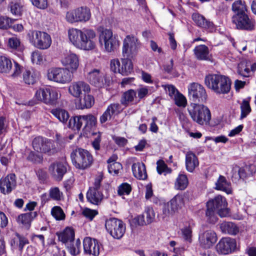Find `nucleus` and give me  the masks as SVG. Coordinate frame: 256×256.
Returning <instances> with one entry per match:
<instances>
[{"label":"nucleus","instance_id":"45","mask_svg":"<svg viewBox=\"0 0 256 256\" xmlns=\"http://www.w3.org/2000/svg\"><path fill=\"white\" fill-rule=\"evenodd\" d=\"M46 140V138L38 136L36 137L32 142V145L33 148L38 152H42V148L44 146V141Z\"/></svg>","mask_w":256,"mask_h":256},{"label":"nucleus","instance_id":"60","mask_svg":"<svg viewBox=\"0 0 256 256\" xmlns=\"http://www.w3.org/2000/svg\"><path fill=\"white\" fill-rule=\"evenodd\" d=\"M20 40L15 36L10 38L8 40V46L13 50H16L20 46Z\"/></svg>","mask_w":256,"mask_h":256},{"label":"nucleus","instance_id":"31","mask_svg":"<svg viewBox=\"0 0 256 256\" xmlns=\"http://www.w3.org/2000/svg\"><path fill=\"white\" fill-rule=\"evenodd\" d=\"M62 62L64 65L68 66L67 68H70L72 70H76L79 66L78 56L73 53L67 55L62 60Z\"/></svg>","mask_w":256,"mask_h":256},{"label":"nucleus","instance_id":"46","mask_svg":"<svg viewBox=\"0 0 256 256\" xmlns=\"http://www.w3.org/2000/svg\"><path fill=\"white\" fill-rule=\"evenodd\" d=\"M240 110L241 114L240 119L242 120L243 118H246L251 112L250 102L248 100L246 99L243 100L240 105Z\"/></svg>","mask_w":256,"mask_h":256},{"label":"nucleus","instance_id":"15","mask_svg":"<svg viewBox=\"0 0 256 256\" xmlns=\"http://www.w3.org/2000/svg\"><path fill=\"white\" fill-rule=\"evenodd\" d=\"M91 16L90 10L88 7L82 6L72 12H68L66 15V20L71 23L76 22H86Z\"/></svg>","mask_w":256,"mask_h":256},{"label":"nucleus","instance_id":"62","mask_svg":"<svg viewBox=\"0 0 256 256\" xmlns=\"http://www.w3.org/2000/svg\"><path fill=\"white\" fill-rule=\"evenodd\" d=\"M8 125L4 116H0V136H4L7 132Z\"/></svg>","mask_w":256,"mask_h":256},{"label":"nucleus","instance_id":"35","mask_svg":"<svg viewBox=\"0 0 256 256\" xmlns=\"http://www.w3.org/2000/svg\"><path fill=\"white\" fill-rule=\"evenodd\" d=\"M216 189L226 192L227 194H231V184L226 178L220 175L216 182Z\"/></svg>","mask_w":256,"mask_h":256},{"label":"nucleus","instance_id":"50","mask_svg":"<svg viewBox=\"0 0 256 256\" xmlns=\"http://www.w3.org/2000/svg\"><path fill=\"white\" fill-rule=\"evenodd\" d=\"M156 164V170L158 174H161L163 172L168 174L171 172V169L168 166L164 160H158Z\"/></svg>","mask_w":256,"mask_h":256},{"label":"nucleus","instance_id":"44","mask_svg":"<svg viewBox=\"0 0 256 256\" xmlns=\"http://www.w3.org/2000/svg\"><path fill=\"white\" fill-rule=\"evenodd\" d=\"M181 232L184 240L186 242L191 243L192 236V230L191 226L190 224L184 226L181 228Z\"/></svg>","mask_w":256,"mask_h":256},{"label":"nucleus","instance_id":"11","mask_svg":"<svg viewBox=\"0 0 256 256\" xmlns=\"http://www.w3.org/2000/svg\"><path fill=\"white\" fill-rule=\"evenodd\" d=\"M188 97L193 102L200 104L204 102L208 96L204 88L198 82H192L188 86Z\"/></svg>","mask_w":256,"mask_h":256},{"label":"nucleus","instance_id":"14","mask_svg":"<svg viewBox=\"0 0 256 256\" xmlns=\"http://www.w3.org/2000/svg\"><path fill=\"white\" fill-rule=\"evenodd\" d=\"M232 22L238 30L252 31L255 28V22L246 14H234L232 18Z\"/></svg>","mask_w":256,"mask_h":256},{"label":"nucleus","instance_id":"27","mask_svg":"<svg viewBox=\"0 0 256 256\" xmlns=\"http://www.w3.org/2000/svg\"><path fill=\"white\" fill-rule=\"evenodd\" d=\"M88 78L90 83L97 88H102L104 86V76L98 70L94 69L90 72Z\"/></svg>","mask_w":256,"mask_h":256},{"label":"nucleus","instance_id":"23","mask_svg":"<svg viewBox=\"0 0 256 256\" xmlns=\"http://www.w3.org/2000/svg\"><path fill=\"white\" fill-rule=\"evenodd\" d=\"M136 100V92L133 89H129L124 92L120 99V104L125 107L130 104H135Z\"/></svg>","mask_w":256,"mask_h":256},{"label":"nucleus","instance_id":"56","mask_svg":"<svg viewBox=\"0 0 256 256\" xmlns=\"http://www.w3.org/2000/svg\"><path fill=\"white\" fill-rule=\"evenodd\" d=\"M175 104L179 107H185L186 104V100L184 96L181 94L177 93V94L174 98Z\"/></svg>","mask_w":256,"mask_h":256},{"label":"nucleus","instance_id":"53","mask_svg":"<svg viewBox=\"0 0 256 256\" xmlns=\"http://www.w3.org/2000/svg\"><path fill=\"white\" fill-rule=\"evenodd\" d=\"M106 109L112 116L120 114L122 110V109L121 108L120 104L118 103L111 104L108 106Z\"/></svg>","mask_w":256,"mask_h":256},{"label":"nucleus","instance_id":"21","mask_svg":"<svg viewBox=\"0 0 256 256\" xmlns=\"http://www.w3.org/2000/svg\"><path fill=\"white\" fill-rule=\"evenodd\" d=\"M231 84L230 80L228 76L222 75L214 92L217 94H227L230 90Z\"/></svg>","mask_w":256,"mask_h":256},{"label":"nucleus","instance_id":"49","mask_svg":"<svg viewBox=\"0 0 256 256\" xmlns=\"http://www.w3.org/2000/svg\"><path fill=\"white\" fill-rule=\"evenodd\" d=\"M63 194L58 187L51 188L49 190L50 197L54 200H60Z\"/></svg>","mask_w":256,"mask_h":256},{"label":"nucleus","instance_id":"24","mask_svg":"<svg viewBox=\"0 0 256 256\" xmlns=\"http://www.w3.org/2000/svg\"><path fill=\"white\" fill-rule=\"evenodd\" d=\"M51 114L58 120L69 128L68 123L70 118L67 110L62 108H53L50 110Z\"/></svg>","mask_w":256,"mask_h":256},{"label":"nucleus","instance_id":"19","mask_svg":"<svg viewBox=\"0 0 256 256\" xmlns=\"http://www.w3.org/2000/svg\"><path fill=\"white\" fill-rule=\"evenodd\" d=\"M216 233L211 230H206L199 236L200 246L205 248H210L216 242Z\"/></svg>","mask_w":256,"mask_h":256},{"label":"nucleus","instance_id":"37","mask_svg":"<svg viewBox=\"0 0 256 256\" xmlns=\"http://www.w3.org/2000/svg\"><path fill=\"white\" fill-rule=\"evenodd\" d=\"M44 144V148H42V153L46 154L48 156H51L58 152V148L56 147L53 140L46 138Z\"/></svg>","mask_w":256,"mask_h":256},{"label":"nucleus","instance_id":"58","mask_svg":"<svg viewBox=\"0 0 256 256\" xmlns=\"http://www.w3.org/2000/svg\"><path fill=\"white\" fill-rule=\"evenodd\" d=\"M32 4L40 10H45L48 8V0H30Z\"/></svg>","mask_w":256,"mask_h":256},{"label":"nucleus","instance_id":"7","mask_svg":"<svg viewBox=\"0 0 256 256\" xmlns=\"http://www.w3.org/2000/svg\"><path fill=\"white\" fill-rule=\"evenodd\" d=\"M99 42L102 46H104V50L108 52L116 51L120 43L110 29L104 28L99 34Z\"/></svg>","mask_w":256,"mask_h":256},{"label":"nucleus","instance_id":"64","mask_svg":"<svg viewBox=\"0 0 256 256\" xmlns=\"http://www.w3.org/2000/svg\"><path fill=\"white\" fill-rule=\"evenodd\" d=\"M36 176L41 183H44L47 178V173L42 169L38 170L36 172Z\"/></svg>","mask_w":256,"mask_h":256},{"label":"nucleus","instance_id":"59","mask_svg":"<svg viewBox=\"0 0 256 256\" xmlns=\"http://www.w3.org/2000/svg\"><path fill=\"white\" fill-rule=\"evenodd\" d=\"M122 168V165L120 162H114L108 164V168L110 174H117L119 173V170Z\"/></svg>","mask_w":256,"mask_h":256},{"label":"nucleus","instance_id":"1","mask_svg":"<svg viewBox=\"0 0 256 256\" xmlns=\"http://www.w3.org/2000/svg\"><path fill=\"white\" fill-rule=\"evenodd\" d=\"M138 40L133 36L128 35L123 42L122 56L121 63L118 60H112L110 62V70L114 73L122 76H128L133 72L132 59L138 52Z\"/></svg>","mask_w":256,"mask_h":256},{"label":"nucleus","instance_id":"32","mask_svg":"<svg viewBox=\"0 0 256 256\" xmlns=\"http://www.w3.org/2000/svg\"><path fill=\"white\" fill-rule=\"evenodd\" d=\"M199 164L198 158L192 152H188L186 156V170L192 172Z\"/></svg>","mask_w":256,"mask_h":256},{"label":"nucleus","instance_id":"18","mask_svg":"<svg viewBox=\"0 0 256 256\" xmlns=\"http://www.w3.org/2000/svg\"><path fill=\"white\" fill-rule=\"evenodd\" d=\"M48 170L52 178L56 182H60L67 172L66 166L60 162H52Z\"/></svg>","mask_w":256,"mask_h":256},{"label":"nucleus","instance_id":"41","mask_svg":"<svg viewBox=\"0 0 256 256\" xmlns=\"http://www.w3.org/2000/svg\"><path fill=\"white\" fill-rule=\"evenodd\" d=\"M168 204H170L171 211L174 212L183 205V199L181 196L176 195Z\"/></svg>","mask_w":256,"mask_h":256},{"label":"nucleus","instance_id":"8","mask_svg":"<svg viewBox=\"0 0 256 256\" xmlns=\"http://www.w3.org/2000/svg\"><path fill=\"white\" fill-rule=\"evenodd\" d=\"M14 66L11 76L16 78L22 72L23 80L27 84H34L38 80V72L32 68H24L18 62L14 61Z\"/></svg>","mask_w":256,"mask_h":256},{"label":"nucleus","instance_id":"47","mask_svg":"<svg viewBox=\"0 0 256 256\" xmlns=\"http://www.w3.org/2000/svg\"><path fill=\"white\" fill-rule=\"evenodd\" d=\"M51 214L57 220H64L66 217L62 209L59 206H54L52 208Z\"/></svg>","mask_w":256,"mask_h":256},{"label":"nucleus","instance_id":"25","mask_svg":"<svg viewBox=\"0 0 256 256\" xmlns=\"http://www.w3.org/2000/svg\"><path fill=\"white\" fill-rule=\"evenodd\" d=\"M194 52L199 60H210L208 48L204 44H200L195 47Z\"/></svg>","mask_w":256,"mask_h":256},{"label":"nucleus","instance_id":"2","mask_svg":"<svg viewBox=\"0 0 256 256\" xmlns=\"http://www.w3.org/2000/svg\"><path fill=\"white\" fill-rule=\"evenodd\" d=\"M68 38L72 44L77 48L84 50H90L95 47L94 40L96 32L91 29H70Z\"/></svg>","mask_w":256,"mask_h":256},{"label":"nucleus","instance_id":"12","mask_svg":"<svg viewBox=\"0 0 256 256\" xmlns=\"http://www.w3.org/2000/svg\"><path fill=\"white\" fill-rule=\"evenodd\" d=\"M58 97L57 90L50 87L40 88L36 91L34 95L36 100L52 106L56 104Z\"/></svg>","mask_w":256,"mask_h":256},{"label":"nucleus","instance_id":"48","mask_svg":"<svg viewBox=\"0 0 256 256\" xmlns=\"http://www.w3.org/2000/svg\"><path fill=\"white\" fill-rule=\"evenodd\" d=\"M27 160L34 164H40L43 161V156L38 154H36L31 151L27 156Z\"/></svg>","mask_w":256,"mask_h":256},{"label":"nucleus","instance_id":"29","mask_svg":"<svg viewBox=\"0 0 256 256\" xmlns=\"http://www.w3.org/2000/svg\"><path fill=\"white\" fill-rule=\"evenodd\" d=\"M192 17L194 22L198 26L210 30L214 28V24L206 19L202 15L198 13H194Z\"/></svg>","mask_w":256,"mask_h":256},{"label":"nucleus","instance_id":"6","mask_svg":"<svg viewBox=\"0 0 256 256\" xmlns=\"http://www.w3.org/2000/svg\"><path fill=\"white\" fill-rule=\"evenodd\" d=\"M96 118L92 114L72 116L69 120V128L78 131L84 126V129L90 130L96 125Z\"/></svg>","mask_w":256,"mask_h":256},{"label":"nucleus","instance_id":"4","mask_svg":"<svg viewBox=\"0 0 256 256\" xmlns=\"http://www.w3.org/2000/svg\"><path fill=\"white\" fill-rule=\"evenodd\" d=\"M188 111L192 120L198 124L202 126L210 124L211 112L203 104H190L188 107Z\"/></svg>","mask_w":256,"mask_h":256},{"label":"nucleus","instance_id":"3","mask_svg":"<svg viewBox=\"0 0 256 256\" xmlns=\"http://www.w3.org/2000/svg\"><path fill=\"white\" fill-rule=\"evenodd\" d=\"M227 204L226 198L220 195L208 200L206 202V211L208 222L210 224H215L218 220L217 214L222 218L226 216L229 213Z\"/></svg>","mask_w":256,"mask_h":256},{"label":"nucleus","instance_id":"36","mask_svg":"<svg viewBox=\"0 0 256 256\" xmlns=\"http://www.w3.org/2000/svg\"><path fill=\"white\" fill-rule=\"evenodd\" d=\"M12 63L11 59L4 55H0V72L9 74L12 70Z\"/></svg>","mask_w":256,"mask_h":256},{"label":"nucleus","instance_id":"54","mask_svg":"<svg viewBox=\"0 0 256 256\" xmlns=\"http://www.w3.org/2000/svg\"><path fill=\"white\" fill-rule=\"evenodd\" d=\"M138 94L137 100L135 104L138 103L142 100L144 99L148 94L149 90L146 86H144L136 90Z\"/></svg>","mask_w":256,"mask_h":256},{"label":"nucleus","instance_id":"51","mask_svg":"<svg viewBox=\"0 0 256 256\" xmlns=\"http://www.w3.org/2000/svg\"><path fill=\"white\" fill-rule=\"evenodd\" d=\"M14 20L6 16H1L0 17V29L6 30L12 26Z\"/></svg>","mask_w":256,"mask_h":256},{"label":"nucleus","instance_id":"33","mask_svg":"<svg viewBox=\"0 0 256 256\" xmlns=\"http://www.w3.org/2000/svg\"><path fill=\"white\" fill-rule=\"evenodd\" d=\"M220 228L222 233L235 236L240 231L239 228L232 222H224L220 224Z\"/></svg>","mask_w":256,"mask_h":256},{"label":"nucleus","instance_id":"39","mask_svg":"<svg viewBox=\"0 0 256 256\" xmlns=\"http://www.w3.org/2000/svg\"><path fill=\"white\" fill-rule=\"evenodd\" d=\"M8 8L12 14L20 16L22 14L23 5L20 2H11L8 4Z\"/></svg>","mask_w":256,"mask_h":256},{"label":"nucleus","instance_id":"34","mask_svg":"<svg viewBox=\"0 0 256 256\" xmlns=\"http://www.w3.org/2000/svg\"><path fill=\"white\" fill-rule=\"evenodd\" d=\"M222 76L221 74H214L206 75L204 78L205 85L208 88L214 92Z\"/></svg>","mask_w":256,"mask_h":256},{"label":"nucleus","instance_id":"10","mask_svg":"<svg viewBox=\"0 0 256 256\" xmlns=\"http://www.w3.org/2000/svg\"><path fill=\"white\" fill-rule=\"evenodd\" d=\"M105 227L110 234L114 238L120 240L126 232V226L121 220L110 218L106 220Z\"/></svg>","mask_w":256,"mask_h":256},{"label":"nucleus","instance_id":"57","mask_svg":"<svg viewBox=\"0 0 256 256\" xmlns=\"http://www.w3.org/2000/svg\"><path fill=\"white\" fill-rule=\"evenodd\" d=\"M84 216L90 220H92L98 214V212L95 210H92L90 208H85L82 212Z\"/></svg>","mask_w":256,"mask_h":256},{"label":"nucleus","instance_id":"9","mask_svg":"<svg viewBox=\"0 0 256 256\" xmlns=\"http://www.w3.org/2000/svg\"><path fill=\"white\" fill-rule=\"evenodd\" d=\"M28 36L30 42L38 49H48L52 44L51 37L46 32L34 30L28 33Z\"/></svg>","mask_w":256,"mask_h":256},{"label":"nucleus","instance_id":"22","mask_svg":"<svg viewBox=\"0 0 256 256\" xmlns=\"http://www.w3.org/2000/svg\"><path fill=\"white\" fill-rule=\"evenodd\" d=\"M56 235L58 240L64 244L66 246L68 244L74 242V240L75 233L72 228L66 227L62 232H57Z\"/></svg>","mask_w":256,"mask_h":256},{"label":"nucleus","instance_id":"16","mask_svg":"<svg viewBox=\"0 0 256 256\" xmlns=\"http://www.w3.org/2000/svg\"><path fill=\"white\" fill-rule=\"evenodd\" d=\"M236 248L235 239L230 238H223L216 246L217 252L220 254H228L234 252Z\"/></svg>","mask_w":256,"mask_h":256},{"label":"nucleus","instance_id":"17","mask_svg":"<svg viewBox=\"0 0 256 256\" xmlns=\"http://www.w3.org/2000/svg\"><path fill=\"white\" fill-rule=\"evenodd\" d=\"M84 252L94 256H98L103 250L102 244L96 238L86 237L83 240Z\"/></svg>","mask_w":256,"mask_h":256},{"label":"nucleus","instance_id":"26","mask_svg":"<svg viewBox=\"0 0 256 256\" xmlns=\"http://www.w3.org/2000/svg\"><path fill=\"white\" fill-rule=\"evenodd\" d=\"M103 194L94 188H89L86 192L87 201L94 205H98L103 199Z\"/></svg>","mask_w":256,"mask_h":256},{"label":"nucleus","instance_id":"13","mask_svg":"<svg viewBox=\"0 0 256 256\" xmlns=\"http://www.w3.org/2000/svg\"><path fill=\"white\" fill-rule=\"evenodd\" d=\"M72 72H70L67 68H52L48 73V78L49 80L62 84L72 81Z\"/></svg>","mask_w":256,"mask_h":256},{"label":"nucleus","instance_id":"63","mask_svg":"<svg viewBox=\"0 0 256 256\" xmlns=\"http://www.w3.org/2000/svg\"><path fill=\"white\" fill-rule=\"evenodd\" d=\"M101 140V135L100 133H99L98 136L92 142V146L96 151H98L100 150Z\"/></svg>","mask_w":256,"mask_h":256},{"label":"nucleus","instance_id":"61","mask_svg":"<svg viewBox=\"0 0 256 256\" xmlns=\"http://www.w3.org/2000/svg\"><path fill=\"white\" fill-rule=\"evenodd\" d=\"M164 88L169 96L174 98L176 96L177 93H180L176 88L172 84H167L164 86Z\"/></svg>","mask_w":256,"mask_h":256},{"label":"nucleus","instance_id":"38","mask_svg":"<svg viewBox=\"0 0 256 256\" xmlns=\"http://www.w3.org/2000/svg\"><path fill=\"white\" fill-rule=\"evenodd\" d=\"M84 93V98L79 100L78 106L79 109L89 108L94 104V100L92 96Z\"/></svg>","mask_w":256,"mask_h":256},{"label":"nucleus","instance_id":"28","mask_svg":"<svg viewBox=\"0 0 256 256\" xmlns=\"http://www.w3.org/2000/svg\"><path fill=\"white\" fill-rule=\"evenodd\" d=\"M132 172L135 178L144 180L147 178L146 166L143 162L134 163L132 166Z\"/></svg>","mask_w":256,"mask_h":256},{"label":"nucleus","instance_id":"43","mask_svg":"<svg viewBox=\"0 0 256 256\" xmlns=\"http://www.w3.org/2000/svg\"><path fill=\"white\" fill-rule=\"evenodd\" d=\"M188 184V179L186 176L184 174L180 173L175 183L176 188L180 190H184L187 187Z\"/></svg>","mask_w":256,"mask_h":256},{"label":"nucleus","instance_id":"42","mask_svg":"<svg viewBox=\"0 0 256 256\" xmlns=\"http://www.w3.org/2000/svg\"><path fill=\"white\" fill-rule=\"evenodd\" d=\"M80 240L78 238L76 240V242H74H74L68 244L66 248L72 256H75L80 252Z\"/></svg>","mask_w":256,"mask_h":256},{"label":"nucleus","instance_id":"40","mask_svg":"<svg viewBox=\"0 0 256 256\" xmlns=\"http://www.w3.org/2000/svg\"><path fill=\"white\" fill-rule=\"evenodd\" d=\"M232 9L234 14H246L248 10L245 2L242 0L234 2L232 4Z\"/></svg>","mask_w":256,"mask_h":256},{"label":"nucleus","instance_id":"55","mask_svg":"<svg viewBox=\"0 0 256 256\" xmlns=\"http://www.w3.org/2000/svg\"><path fill=\"white\" fill-rule=\"evenodd\" d=\"M144 214L146 217L147 224H150L154 221L155 213L152 208L150 206L146 207L144 210Z\"/></svg>","mask_w":256,"mask_h":256},{"label":"nucleus","instance_id":"30","mask_svg":"<svg viewBox=\"0 0 256 256\" xmlns=\"http://www.w3.org/2000/svg\"><path fill=\"white\" fill-rule=\"evenodd\" d=\"M37 216L38 213L36 212H30L19 215L17 218L16 220L18 223L22 224L26 228H29L32 222Z\"/></svg>","mask_w":256,"mask_h":256},{"label":"nucleus","instance_id":"52","mask_svg":"<svg viewBox=\"0 0 256 256\" xmlns=\"http://www.w3.org/2000/svg\"><path fill=\"white\" fill-rule=\"evenodd\" d=\"M132 190L131 186L126 183L122 184L118 188V194L119 196L128 195Z\"/></svg>","mask_w":256,"mask_h":256},{"label":"nucleus","instance_id":"20","mask_svg":"<svg viewBox=\"0 0 256 256\" xmlns=\"http://www.w3.org/2000/svg\"><path fill=\"white\" fill-rule=\"evenodd\" d=\"M90 90V86L82 81L73 82L68 88L69 92L76 98L80 96L82 91L84 93H88Z\"/></svg>","mask_w":256,"mask_h":256},{"label":"nucleus","instance_id":"5","mask_svg":"<svg viewBox=\"0 0 256 256\" xmlns=\"http://www.w3.org/2000/svg\"><path fill=\"white\" fill-rule=\"evenodd\" d=\"M72 164L78 169L84 170L90 167L93 162V157L88 151L77 148L70 154Z\"/></svg>","mask_w":256,"mask_h":256}]
</instances>
